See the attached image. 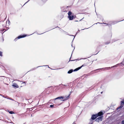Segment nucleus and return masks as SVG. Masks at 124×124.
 Here are the masks:
<instances>
[{
	"label": "nucleus",
	"instance_id": "1a4fd4ad",
	"mask_svg": "<svg viewBox=\"0 0 124 124\" xmlns=\"http://www.w3.org/2000/svg\"><path fill=\"white\" fill-rule=\"evenodd\" d=\"M81 68V67H79L73 70V71H77L78 70H79Z\"/></svg>",
	"mask_w": 124,
	"mask_h": 124
},
{
	"label": "nucleus",
	"instance_id": "473e14b6",
	"mask_svg": "<svg viewBox=\"0 0 124 124\" xmlns=\"http://www.w3.org/2000/svg\"><path fill=\"white\" fill-rule=\"evenodd\" d=\"M58 27L59 28V30H60V29H61L59 27Z\"/></svg>",
	"mask_w": 124,
	"mask_h": 124
},
{
	"label": "nucleus",
	"instance_id": "7ed1b4c3",
	"mask_svg": "<svg viewBox=\"0 0 124 124\" xmlns=\"http://www.w3.org/2000/svg\"><path fill=\"white\" fill-rule=\"evenodd\" d=\"M97 115L96 114H93V115L91 117V119L92 120H94L96 118L98 117L97 116Z\"/></svg>",
	"mask_w": 124,
	"mask_h": 124
},
{
	"label": "nucleus",
	"instance_id": "b1692460",
	"mask_svg": "<svg viewBox=\"0 0 124 124\" xmlns=\"http://www.w3.org/2000/svg\"><path fill=\"white\" fill-rule=\"evenodd\" d=\"M54 106L53 105H50V107L51 108H53L54 107Z\"/></svg>",
	"mask_w": 124,
	"mask_h": 124
},
{
	"label": "nucleus",
	"instance_id": "39448f33",
	"mask_svg": "<svg viewBox=\"0 0 124 124\" xmlns=\"http://www.w3.org/2000/svg\"><path fill=\"white\" fill-rule=\"evenodd\" d=\"M102 116H100L97 118L96 121L99 122V121H101L102 120Z\"/></svg>",
	"mask_w": 124,
	"mask_h": 124
},
{
	"label": "nucleus",
	"instance_id": "20e7f679",
	"mask_svg": "<svg viewBox=\"0 0 124 124\" xmlns=\"http://www.w3.org/2000/svg\"><path fill=\"white\" fill-rule=\"evenodd\" d=\"M97 117L99 116H101L103 115V112H102L101 111L98 113L97 114H96Z\"/></svg>",
	"mask_w": 124,
	"mask_h": 124
},
{
	"label": "nucleus",
	"instance_id": "2eb2a0df",
	"mask_svg": "<svg viewBox=\"0 0 124 124\" xmlns=\"http://www.w3.org/2000/svg\"><path fill=\"white\" fill-rule=\"evenodd\" d=\"M121 105H123L124 104V100L121 101Z\"/></svg>",
	"mask_w": 124,
	"mask_h": 124
},
{
	"label": "nucleus",
	"instance_id": "6e6552de",
	"mask_svg": "<svg viewBox=\"0 0 124 124\" xmlns=\"http://www.w3.org/2000/svg\"><path fill=\"white\" fill-rule=\"evenodd\" d=\"M68 18L70 20H72L74 18V16L72 15V16H68Z\"/></svg>",
	"mask_w": 124,
	"mask_h": 124
},
{
	"label": "nucleus",
	"instance_id": "a211bd4d",
	"mask_svg": "<svg viewBox=\"0 0 124 124\" xmlns=\"http://www.w3.org/2000/svg\"><path fill=\"white\" fill-rule=\"evenodd\" d=\"M86 66V64H83L82 66H81L80 67H81V68L82 67L85 66Z\"/></svg>",
	"mask_w": 124,
	"mask_h": 124
},
{
	"label": "nucleus",
	"instance_id": "0eeeda50",
	"mask_svg": "<svg viewBox=\"0 0 124 124\" xmlns=\"http://www.w3.org/2000/svg\"><path fill=\"white\" fill-rule=\"evenodd\" d=\"M42 66H47V67H48V68H49V66L48 65H43V66H38V67H37L36 68H33V69H31V70H34L35 69H36L37 68H38L39 67H42Z\"/></svg>",
	"mask_w": 124,
	"mask_h": 124
},
{
	"label": "nucleus",
	"instance_id": "ea45409f",
	"mask_svg": "<svg viewBox=\"0 0 124 124\" xmlns=\"http://www.w3.org/2000/svg\"><path fill=\"white\" fill-rule=\"evenodd\" d=\"M74 124H76V123H74Z\"/></svg>",
	"mask_w": 124,
	"mask_h": 124
},
{
	"label": "nucleus",
	"instance_id": "f3484780",
	"mask_svg": "<svg viewBox=\"0 0 124 124\" xmlns=\"http://www.w3.org/2000/svg\"><path fill=\"white\" fill-rule=\"evenodd\" d=\"M9 113L11 114H12L14 113L12 111H9Z\"/></svg>",
	"mask_w": 124,
	"mask_h": 124
},
{
	"label": "nucleus",
	"instance_id": "412c9836",
	"mask_svg": "<svg viewBox=\"0 0 124 124\" xmlns=\"http://www.w3.org/2000/svg\"><path fill=\"white\" fill-rule=\"evenodd\" d=\"M110 43V42H107L105 43V44H108Z\"/></svg>",
	"mask_w": 124,
	"mask_h": 124
},
{
	"label": "nucleus",
	"instance_id": "a878e982",
	"mask_svg": "<svg viewBox=\"0 0 124 124\" xmlns=\"http://www.w3.org/2000/svg\"><path fill=\"white\" fill-rule=\"evenodd\" d=\"M114 67H116V65H114V66L111 67V68H114Z\"/></svg>",
	"mask_w": 124,
	"mask_h": 124
},
{
	"label": "nucleus",
	"instance_id": "9d476101",
	"mask_svg": "<svg viewBox=\"0 0 124 124\" xmlns=\"http://www.w3.org/2000/svg\"><path fill=\"white\" fill-rule=\"evenodd\" d=\"M73 70L72 69H71L69 70L68 72V74H70L71 73H72V72L73 71Z\"/></svg>",
	"mask_w": 124,
	"mask_h": 124
},
{
	"label": "nucleus",
	"instance_id": "4c0bfd02",
	"mask_svg": "<svg viewBox=\"0 0 124 124\" xmlns=\"http://www.w3.org/2000/svg\"><path fill=\"white\" fill-rule=\"evenodd\" d=\"M82 29V30H84V29Z\"/></svg>",
	"mask_w": 124,
	"mask_h": 124
},
{
	"label": "nucleus",
	"instance_id": "4be33fe9",
	"mask_svg": "<svg viewBox=\"0 0 124 124\" xmlns=\"http://www.w3.org/2000/svg\"><path fill=\"white\" fill-rule=\"evenodd\" d=\"M121 122L122 124H124V120H122Z\"/></svg>",
	"mask_w": 124,
	"mask_h": 124
},
{
	"label": "nucleus",
	"instance_id": "bb28decb",
	"mask_svg": "<svg viewBox=\"0 0 124 124\" xmlns=\"http://www.w3.org/2000/svg\"><path fill=\"white\" fill-rule=\"evenodd\" d=\"M0 95L2 96V97H4V98H6V97H4V96L2 95H1V94H0Z\"/></svg>",
	"mask_w": 124,
	"mask_h": 124
},
{
	"label": "nucleus",
	"instance_id": "c9c22d12",
	"mask_svg": "<svg viewBox=\"0 0 124 124\" xmlns=\"http://www.w3.org/2000/svg\"><path fill=\"white\" fill-rule=\"evenodd\" d=\"M75 36H74V38H73V40H74V38H75Z\"/></svg>",
	"mask_w": 124,
	"mask_h": 124
},
{
	"label": "nucleus",
	"instance_id": "6ab92c4d",
	"mask_svg": "<svg viewBox=\"0 0 124 124\" xmlns=\"http://www.w3.org/2000/svg\"><path fill=\"white\" fill-rule=\"evenodd\" d=\"M0 56H2V52L0 51Z\"/></svg>",
	"mask_w": 124,
	"mask_h": 124
},
{
	"label": "nucleus",
	"instance_id": "c85d7f7f",
	"mask_svg": "<svg viewBox=\"0 0 124 124\" xmlns=\"http://www.w3.org/2000/svg\"><path fill=\"white\" fill-rule=\"evenodd\" d=\"M70 61H74L75 60H70Z\"/></svg>",
	"mask_w": 124,
	"mask_h": 124
},
{
	"label": "nucleus",
	"instance_id": "4468645a",
	"mask_svg": "<svg viewBox=\"0 0 124 124\" xmlns=\"http://www.w3.org/2000/svg\"><path fill=\"white\" fill-rule=\"evenodd\" d=\"M98 23H99V24H107L108 25V23L107 24V23H100V22H98L97 23H96L94 24H97Z\"/></svg>",
	"mask_w": 124,
	"mask_h": 124
},
{
	"label": "nucleus",
	"instance_id": "cd10ccee",
	"mask_svg": "<svg viewBox=\"0 0 124 124\" xmlns=\"http://www.w3.org/2000/svg\"><path fill=\"white\" fill-rule=\"evenodd\" d=\"M79 31H79V30H78V31H77V33H76V35L77 34V33L79 32ZM76 35H75V36H76Z\"/></svg>",
	"mask_w": 124,
	"mask_h": 124
},
{
	"label": "nucleus",
	"instance_id": "f03ea898",
	"mask_svg": "<svg viewBox=\"0 0 124 124\" xmlns=\"http://www.w3.org/2000/svg\"><path fill=\"white\" fill-rule=\"evenodd\" d=\"M26 36V35H20L17 38H15L14 39V41H16L18 39H19L20 38H24Z\"/></svg>",
	"mask_w": 124,
	"mask_h": 124
},
{
	"label": "nucleus",
	"instance_id": "e433bc0d",
	"mask_svg": "<svg viewBox=\"0 0 124 124\" xmlns=\"http://www.w3.org/2000/svg\"><path fill=\"white\" fill-rule=\"evenodd\" d=\"M70 36H74L73 35H70Z\"/></svg>",
	"mask_w": 124,
	"mask_h": 124
},
{
	"label": "nucleus",
	"instance_id": "58836bf2",
	"mask_svg": "<svg viewBox=\"0 0 124 124\" xmlns=\"http://www.w3.org/2000/svg\"><path fill=\"white\" fill-rule=\"evenodd\" d=\"M23 83H25V82H24Z\"/></svg>",
	"mask_w": 124,
	"mask_h": 124
},
{
	"label": "nucleus",
	"instance_id": "a18cd8bd",
	"mask_svg": "<svg viewBox=\"0 0 124 124\" xmlns=\"http://www.w3.org/2000/svg\"><path fill=\"white\" fill-rule=\"evenodd\" d=\"M8 22H9V20H8Z\"/></svg>",
	"mask_w": 124,
	"mask_h": 124
},
{
	"label": "nucleus",
	"instance_id": "2f4dec72",
	"mask_svg": "<svg viewBox=\"0 0 124 124\" xmlns=\"http://www.w3.org/2000/svg\"><path fill=\"white\" fill-rule=\"evenodd\" d=\"M86 59V58H83L82 59Z\"/></svg>",
	"mask_w": 124,
	"mask_h": 124
},
{
	"label": "nucleus",
	"instance_id": "5701e85b",
	"mask_svg": "<svg viewBox=\"0 0 124 124\" xmlns=\"http://www.w3.org/2000/svg\"><path fill=\"white\" fill-rule=\"evenodd\" d=\"M91 123L90 124V123H89V124H93V121H92V120L91 119Z\"/></svg>",
	"mask_w": 124,
	"mask_h": 124
},
{
	"label": "nucleus",
	"instance_id": "393cba45",
	"mask_svg": "<svg viewBox=\"0 0 124 124\" xmlns=\"http://www.w3.org/2000/svg\"><path fill=\"white\" fill-rule=\"evenodd\" d=\"M106 68H108V69H111V68H110V67H106V68H105L104 69H106Z\"/></svg>",
	"mask_w": 124,
	"mask_h": 124
},
{
	"label": "nucleus",
	"instance_id": "f257e3e1",
	"mask_svg": "<svg viewBox=\"0 0 124 124\" xmlns=\"http://www.w3.org/2000/svg\"><path fill=\"white\" fill-rule=\"evenodd\" d=\"M70 94H69L68 96H65V97H63L62 96L56 98H55L54 99V100L57 99H63V100H62V101H66L69 98V96Z\"/></svg>",
	"mask_w": 124,
	"mask_h": 124
},
{
	"label": "nucleus",
	"instance_id": "79ce46f5",
	"mask_svg": "<svg viewBox=\"0 0 124 124\" xmlns=\"http://www.w3.org/2000/svg\"><path fill=\"white\" fill-rule=\"evenodd\" d=\"M23 124H25V123H24Z\"/></svg>",
	"mask_w": 124,
	"mask_h": 124
},
{
	"label": "nucleus",
	"instance_id": "f8f14e48",
	"mask_svg": "<svg viewBox=\"0 0 124 124\" xmlns=\"http://www.w3.org/2000/svg\"><path fill=\"white\" fill-rule=\"evenodd\" d=\"M124 20V19L122 20H121V21H118V22H117V21H115V22H113L112 24H115L116 23H117L119 22H120V21H123V20Z\"/></svg>",
	"mask_w": 124,
	"mask_h": 124
},
{
	"label": "nucleus",
	"instance_id": "de8ad7c7",
	"mask_svg": "<svg viewBox=\"0 0 124 124\" xmlns=\"http://www.w3.org/2000/svg\"><path fill=\"white\" fill-rule=\"evenodd\" d=\"M73 124H74V123Z\"/></svg>",
	"mask_w": 124,
	"mask_h": 124
},
{
	"label": "nucleus",
	"instance_id": "37998d69",
	"mask_svg": "<svg viewBox=\"0 0 124 124\" xmlns=\"http://www.w3.org/2000/svg\"><path fill=\"white\" fill-rule=\"evenodd\" d=\"M81 20H82V19H81V20H80V21H81Z\"/></svg>",
	"mask_w": 124,
	"mask_h": 124
},
{
	"label": "nucleus",
	"instance_id": "c03bdc74",
	"mask_svg": "<svg viewBox=\"0 0 124 124\" xmlns=\"http://www.w3.org/2000/svg\"><path fill=\"white\" fill-rule=\"evenodd\" d=\"M81 20H82V19H81V20H80V21H81Z\"/></svg>",
	"mask_w": 124,
	"mask_h": 124
},
{
	"label": "nucleus",
	"instance_id": "ddd939ff",
	"mask_svg": "<svg viewBox=\"0 0 124 124\" xmlns=\"http://www.w3.org/2000/svg\"><path fill=\"white\" fill-rule=\"evenodd\" d=\"M68 16H71V15L72 14V13L71 11H69L68 13Z\"/></svg>",
	"mask_w": 124,
	"mask_h": 124
},
{
	"label": "nucleus",
	"instance_id": "49530a36",
	"mask_svg": "<svg viewBox=\"0 0 124 124\" xmlns=\"http://www.w3.org/2000/svg\"><path fill=\"white\" fill-rule=\"evenodd\" d=\"M88 28H86V29H87Z\"/></svg>",
	"mask_w": 124,
	"mask_h": 124
},
{
	"label": "nucleus",
	"instance_id": "c756f323",
	"mask_svg": "<svg viewBox=\"0 0 124 124\" xmlns=\"http://www.w3.org/2000/svg\"><path fill=\"white\" fill-rule=\"evenodd\" d=\"M97 69L96 70H100V69Z\"/></svg>",
	"mask_w": 124,
	"mask_h": 124
},
{
	"label": "nucleus",
	"instance_id": "72a5a7b5",
	"mask_svg": "<svg viewBox=\"0 0 124 124\" xmlns=\"http://www.w3.org/2000/svg\"><path fill=\"white\" fill-rule=\"evenodd\" d=\"M61 104H61H58V105H60V104Z\"/></svg>",
	"mask_w": 124,
	"mask_h": 124
},
{
	"label": "nucleus",
	"instance_id": "9b49d317",
	"mask_svg": "<svg viewBox=\"0 0 124 124\" xmlns=\"http://www.w3.org/2000/svg\"><path fill=\"white\" fill-rule=\"evenodd\" d=\"M123 107V105H121L119 107H118L116 108V109H117V110H118V109H121V108H122Z\"/></svg>",
	"mask_w": 124,
	"mask_h": 124
},
{
	"label": "nucleus",
	"instance_id": "f704fd0d",
	"mask_svg": "<svg viewBox=\"0 0 124 124\" xmlns=\"http://www.w3.org/2000/svg\"><path fill=\"white\" fill-rule=\"evenodd\" d=\"M102 93H103V92H101V94H102Z\"/></svg>",
	"mask_w": 124,
	"mask_h": 124
},
{
	"label": "nucleus",
	"instance_id": "a19ab883",
	"mask_svg": "<svg viewBox=\"0 0 124 124\" xmlns=\"http://www.w3.org/2000/svg\"><path fill=\"white\" fill-rule=\"evenodd\" d=\"M71 46H72V45Z\"/></svg>",
	"mask_w": 124,
	"mask_h": 124
},
{
	"label": "nucleus",
	"instance_id": "aec40b11",
	"mask_svg": "<svg viewBox=\"0 0 124 124\" xmlns=\"http://www.w3.org/2000/svg\"><path fill=\"white\" fill-rule=\"evenodd\" d=\"M8 98H7L8 99H9L12 101H14L13 99H12L11 98L8 97Z\"/></svg>",
	"mask_w": 124,
	"mask_h": 124
},
{
	"label": "nucleus",
	"instance_id": "423d86ee",
	"mask_svg": "<svg viewBox=\"0 0 124 124\" xmlns=\"http://www.w3.org/2000/svg\"><path fill=\"white\" fill-rule=\"evenodd\" d=\"M12 86L13 87L16 88H18L19 87V86L17 85L16 83H14L12 85Z\"/></svg>",
	"mask_w": 124,
	"mask_h": 124
},
{
	"label": "nucleus",
	"instance_id": "dca6fc26",
	"mask_svg": "<svg viewBox=\"0 0 124 124\" xmlns=\"http://www.w3.org/2000/svg\"><path fill=\"white\" fill-rule=\"evenodd\" d=\"M122 64L123 65H124V60L122 62H121L117 64V65L118 64Z\"/></svg>",
	"mask_w": 124,
	"mask_h": 124
},
{
	"label": "nucleus",
	"instance_id": "7c9ffc66",
	"mask_svg": "<svg viewBox=\"0 0 124 124\" xmlns=\"http://www.w3.org/2000/svg\"><path fill=\"white\" fill-rule=\"evenodd\" d=\"M6 111H8L9 112V111L8 110H6Z\"/></svg>",
	"mask_w": 124,
	"mask_h": 124
}]
</instances>
